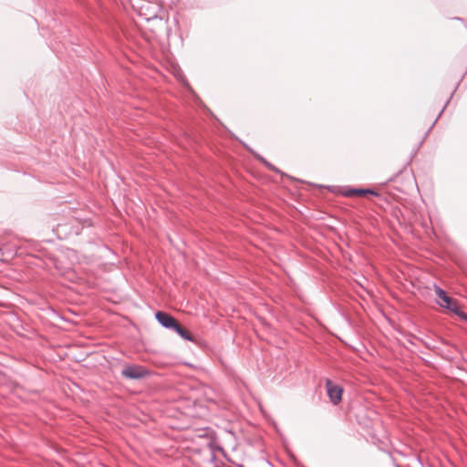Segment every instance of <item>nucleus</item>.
Wrapping results in <instances>:
<instances>
[{
  "label": "nucleus",
  "mask_w": 467,
  "mask_h": 467,
  "mask_svg": "<svg viewBox=\"0 0 467 467\" xmlns=\"http://www.w3.org/2000/svg\"><path fill=\"white\" fill-rule=\"evenodd\" d=\"M434 291L436 295V302L440 306L448 309L449 311L454 313L462 319H467V315L463 311H462L461 306H459L458 302L455 299L447 296L445 291H443L440 287L436 286Z\"/></svg>",
  "instance_id": "1"
},
{
  "label": "nucleus",
  "mask_w": 467,
  "mask_h": 467,
  "mask_svg": "<svg viewBox=\"0 0 467 467\" xmlns=\"http://www.w3.org/2000/svg\"><path fill=\"white\" fill-rule=\"evenodd\" d=\"M156 319L165 327L174 329L182 337L189 341H194L191 333L182 327L178 321L165 312H157Z\"/></svg>",
  "instance_id": "2"
},
{
  "label": "nucleus",
  "mask_w": 467,
  "mask_h": 467,
  "mask_svg": "<svg viewBox=\"0 0 467 467\" xmlns=\"http://www.w3.org/2000/svg\"><path fill=\"white\" fill-rule=\"evenodd\" d=\"M368 193H373L370 191H365V190H353L349 192L350 195H358V196H365Z\"/></svg>",
  "instance_id": "5"
},
{
  "label": "nucleus",
  "mask_w": 467,
  "mask_h": 467,
  "mask_svg": "<svg viewBox=\"0 0 467 467\" xmlns=\"http://www.w3.org/2000/svg\"><path fill=\"white\" fill-rule=\"evenodd\" d=\"M326 388L327 395L333 404H338L342 400L343 389L335 385L330 379H327Z\"/></svg>",
  "instance_id": "4"
},
{
  "label": "nucleus",
  "mask_w": 467,
  "mask_h": 467,
  "mask_svg": "<svg viewBox=\"0 0 467 467\" xmlns=\"http://www.w3.org/2000/svg\"><path fill=\"white\" fill-rule=\"evenodd\" d=\"M149 371L142 366L126 365L121 371V375L130 379H140L145 378Z\"/></svg>",
  "instance_id": "3"
}]
</instances>
